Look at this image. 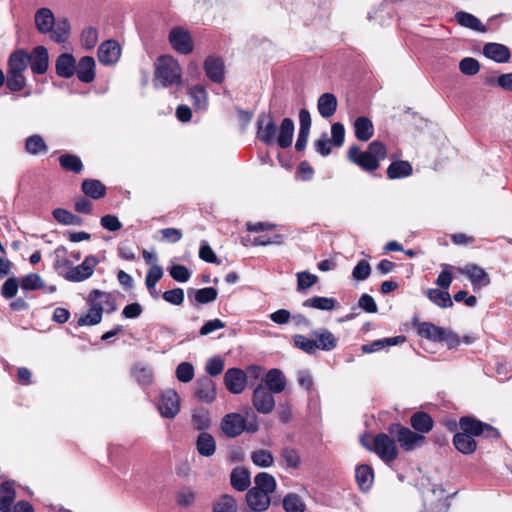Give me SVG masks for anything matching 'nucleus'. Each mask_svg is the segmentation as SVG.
Masks as SVG:
<instances>
[{
    "label": "nucleus",
    "mask_w": 512,
    "mask_h": 512,
    "mask_svg": "<svg viewBox=\"0 0 512 512\" xmlns=\"http://www.w3.org/2000/svg\"><path fill=\"white\" fill-rule=\"evenodd\" d=\"M256 136L265 145L277 144L285 149L292 145L295 125L291 118H284L278 127L269 113H260L256 121Z\"/></svg>",
    "instance_id": "f257e3e1"
},
{
    "label": "nucleus",
    "mask_w": 512,
    "mask_h": 512,
    "mask_svg": "<svg viewBox=\"0 0 512 512\" xmlns=\"http://www.w3.org/2000/svg\"><path fill=\"white\" fill-rule=\"evenodd\" d=\"M459 426L463 432L454 435L453 444L463 454H471L476 450L477 444L473 436L485 435L496 439L500 437L496 428L469 416L461 417Z\"/></svg>",
    "instance_id": "f03ea898"
},
{
    "label": "nucleus",
    "mask_w": 512,
    "mask_h": 512,
    "mask_svg": "<svg viewBox=\"0 0 512 512\" xmlns=\"http://www.w3.org/2000/svg\"><path fill=\"white\" fill-rule=\"evenodd\" d=\"M387 156L386 146L378 141H372L367 150H361L357 145H353L347 152V158L353 164L359 166L366 172H373L380 166V162Z\"/></svg>",
    "instance_id": "7ed1b4c3"
},
{
    "label": "nucleus",
    "mask_w": 512,
    "mask_h": 512,
    "mask_svg": "<svg viewBox=\"0 0 512 512\" xmlns=\"http://www.w3.org/2000/svg\"><path fill=\"white\" fill-rule=\"evenodd\" d=\"M153 85L155 88H170L182 85V69L175 58L164 55L157 59Z\"/></svg>",
    "instance_id": "20e7f679"
},
{
    "label": "nucleus",
    "mask_w": 512,
    "mask_h": 512,
    "mask_svg": "<svg viewBox=\"0 0 512 512\" xmlns=\"http://www.w3.org/2000/svg\"><path fill=\"white\" fill-rule=\"evenodd\" d=\"M99 297H106L109 299V297L104 294V291L93 289L89 292L87 303L90 307L87 313L83 314L78 319L77 323L79 326H93L101 322L104 308L102 306V302L99 301Z\"/></svg>",
    "instance_id": "39448f33"
},
{
    "label": "nucleus",
    "mask_w": 512,
    "mask_h": 512,
    "mask_svg": "<svg viewBox=\"0 0 512 512\" xmlns=\"http://www.w3.org/2000/svg\"><path fill=\"white\" fill-rule=\"evenodd\" d=\"M389 432L405 451H413L422 446L425 442L423 435L400 424H392L389 428Z\"/></svg>",
    "instance_id": "423d86ee"
},
{
    "label": "nucleus",
    "mask_w": 512,
    "mask_h": 512,
    "mask_svg": "<svg viewBox=\"0 0 512 512\" xmlns=\"http://www.w3.org/2000/svg\"><path fill=\"white\" fill-rule=\"evenodd\" d=\"M99 263L100 260L95 255H88L81 264L70 267L64 274V278L73 283L83 282L93 275Z\"/></svg>",
    "instance_id": "0eeeda50"
},
{
    "label": "nucleus",
    "mask_w": 512,
    "mask_h": 512,
    "mask_svg": "<svg viewBox=\"0 0 512 512\" xmlns=\"http://www.w3.org/2000/svg\"><path fill=\"white\" fill-rule=\"evenodd\" d=\"M395 441V438H390L384 433L377 434L374 438L373 450L378 457L387 464L393 462L398 456Z\"/></svg>",
    "instance_id": "6e6552de"
},
{
    "label": "nucleus",
    "mask_w": 512,
    "mask_h": 512,
    "mask_svg": "<svg viewBox=\"0 0 512 512\" xmlns=\"http://www.w3.org/2000/svg\"><path fill=\"white\" fill-rule=\"evenodd\" d=\"M158 410L162 417L173 419L180 411V398L175 390L168 389L161 393Z\"/></svg>",
    "instance_id": "1a4fd4ad"
},
{
    "label": "nucleus",
    "mask_w": 512,
    "mask_h": 512,
    "mask_svg": "<svg viewBox=\"0 0 512 512\" xmlns=\"http://www.w3.org/2000/svg\"><path fill=\"white\" fill-rule=\"evenodd\" d=\"M273 392L269 391L260 383L253 391L252 403L257 412L270 414L275 408Z\"/></svg>",
    "instance_id": "9d476101"
},
{
    "label": "nucleus",
    "mask_w": 512,
    "mask_h": 512,
    "mask_svg": "<svg viewBox=\"0 0 512 512\" xmlns=\"http://www.w3.org/2000/svg\"><path fill=\"white\" fill-rule=\"evenodd\" d=\"M220 428L226 437L236 438L245 431L246 421L239 413H228L222 418Z\"/></svg>",
    "instance_id": "9b49d317"
},
{
    "label": "nucleus",
    "mask_w": 512,
    "mask_h": 512,
    "mask_svg": "<svg viewBox=\"0 0 512 512\" xmlns=\"http://www.w3.org/2000/svg\"><path fill=\"white\" fill-rule=\"evenodd\" d=\"M169 42L178 53L187 55L193 51L190 33L182 27H175L169 33Z\"/></svg>",
    "instance_id": "f8f14e48"
},
{
    "label": "nucleus",
    "mask_w": 512,
    "mask_h": 512,
    "mask_svg": "<svg viewBox=\"0 0 512 512\" xmlns=\"http://www.w3.org/2000/svg\"><path fill=\"white\" fill-rule=\"evenodd\" d=\"M247 376L240 368H230L225 372L224 384L232 394H240L246 388Z\"/></svg>",
    "instance_id": "ddd939ff"
},
{
    "label": "nucleus",
    "mask_w": 512,
    "mask_h": 512,
    "mask_svg": "<svg viewBox=\"0 0 512 512\" xmlns=\"http://www.w3.org/2000/svg\"><path fill=\"white\" fill-rule=\"evenodd\" d=\"M245 500L249 509V511L245 512H264L268 510L271 504V498L269 495L254 488H250L247 491Z\"/></svg>",
    "instance_id": "4468645a"
},
{
    "label": "nucleus",
    "mask_w": 512,
    "mask_h": 512,
    "mask_svg": "<svg viewBox=\"0 0 512 512\" xmlns=\"http://www.w3.org/2000/svg\"><path fill=\"white\" fill-rule=\"evenodd\" d=\"M121 48L114 40L104 41L98 49V59L104 65H111L118 61Z\"/></svg>",
    "instance_id": "2eb2a0df"
},
{
    "label": "nucleus",
    "mask_w": 512,
    "mask_h": 512,
    "mask_svg": "<svg viewBox=\"0 0 512 512\" xmlns=\"http://www.w3.org/2000/svg\"><path fill=\"white\" fill-rule=\"evenodd\" d=\"M269 391L279 394L286 388V377L280 369H270L261 382Z\"/></svg>",
    "instance_id": "dca6fc26"
},
{
    "label": "nucleus",
    "mask_w": 512,
    "mask_h": 512,
    "mask_svg": "<svg viewBox=\"0 0 512 512\" xmlns=\"http://www.w3.org/2000/svg\"><path fill=\"white\" fill-rule=\"evenodd\" d=\"M316 351H332L337 347L338 340L327 328H319L312 332Z\"/></svg>",
    "instance_id": "f3484780"
},
{
    "label": "nucleus",
    "mask_w": 512,
    "mask_h": 512,
    "mask_svg": "<svg viewBox=\"0 0 512 512\" xmlns=\"http://www.w3.org/2000/svg\"><path fill=\"white\" fill-rule=\"evenodd\" d=\"M29 55L31 57L29 65L32 72L38 75L44 74L47 71L49 64L47 49L44 46H37Z\"/></svg>",
    "instance_id": "a211bd4d"
},
{
    "label": "nucleus",
    "mask_w": 512,
    "mask_h": 512,
    "mask_svg": "<svg viewBox=\"0 0 512 512\" xmlns=\"http://www.w3.org/2000/svg\"><path fill=\"white\" fill-rule=\"evenodd\" d=\"M461 273L468 277L474 290L487 286L490 283V278L486 271L475 264L467 265L461 270Z\"/></svg>",
    "instance_id": "6ab92c4d"
},
{
    "label": "nucleus",
    "mask_w": 512,
    "mask_h": 512,
    "mask_svg": "<svg viewBox=\"0 0 512 512\" xmlns=\"http://www.w3.org/2000/svg\"><path fill=\"white\" fill-rule=\"evenodd\" d=\"M195 396L202 402L212 403L216 399L215 383L208 377L198 379L195 386Z\"/></svg>",
    "instance_id": "aec40b11"
},
{
    "label": "nucleus",
    "mask_w": 512,
    "mask_h": 512,
    "mask_svg": "<svg viewBox=\"0 0 512 512\" xmlns=\"http://www.w3.org/2000/svg\"><path fill=\"white\" fill-rule=\"evenodd\" d=\"M483 54L497 63H507L511 57L509 48L500 43L485 44L483 46Z\"/></svg>",
    "instance_id": "412c9836"
},
{
    "label": "nucleus",
    "mask_w": 512,
    "mask_h": 512,
    "mask_svg": "<svg viewBox=\"0 0 512 512\" xmlns=\"http://www.w3.org/2000/svg\"><path fill=\"white\" fill-rule=\"evenodd\" d=\"M95 60L91 56L82 57L76 64L75 73L83 83H91L95 79Z\"/></svg>",
    "instance_id": "4be33fe9"
},
{
    "label": "nucleus",
    "mask_w": 512,
    "mask_h": 512,
    "mask_svg": "<svg viewBox=\"0 0 512 512\" xmlns=\"http://www.w3.org/2000/svg\"><path fill=\"white\" fill-rule=\"evenodd\" d=\"M16 498L15 481L7 480L0 484V512H12Z\"/></svg>",
    "instance_id": "5701e85b"
},
{
    "label": "nucleus",
    "mask_w": 512,
    "mask_h": 512,
    "mask_svg": "<svg viewBox=\"0 0 512 512\" xmlns=\"http://www.w3.org/2000/svg\"><path fill=\"white\" fill-rule=\"evenodd\" d=\"M224 69V62L218 57L209 56L204 62V70L207 77L215 83L223 82Z\"/></svg>",
    "instance_id": "b1692460"
},
{
    "label": "nucleus",
    "mask_w": 512,
    "mask_h": 512,
    "mask_svg": "<svg viewBox=\"0 0 512 512\" xmlns=\"http://www.w3.org/2000/svg\"><path fill=\"white\" fill-rule=\"evenodd\" d=\"M55 69L58 76L69 79L75 74L76 60L72 54L63 53L58 56Z\"/></svg>",
    "instance_id": "393cba45"
},
{
    "label": "nucleus",
    "mask_w": 512,
    "mask_h": 512,
    "mask_svg": "<svg viewBox=\"0 0 512 512\" xmlns=\"http://www.w3.org/2000/svg\"><path fill=\"white\" fill-rule=\"evenodd\" d=\"M405 340H406V337L402 336V335L378 339V340L372 341L368 344L362 345L361 350L365 354H370V353L378 352V351L385 349L387 347H390V346H396V345L402 344L403 342H405Z\"/></svg>",
    "instance_id": "a878e982"
},
{
    "label": "nucleus",
    "mask_w": 512,
    "mask_h": 512,
    "mask_svg": "<svg viewBox=\"0 0 512 512\" xmlns=\"http://www.w3.org/2000/svg\"><path fill=\"white\" fill-rule=\"evenodd\" d=\"M30 60L31 57L29 53L22 49L17 50L13 52L9 57L7 71L24 74Z\"/></svg>",
    "instance_id": "bb28decb"
},
{
    "label": "nucleus",
    "mask_w": 512,
    "mask_h": 512,
    "mask_svg": "<svg viewBox=\"0 0 512 512\" xmlns=\"http://www.w3.org/2000/svg\"><path fill=\"white\" fill-rule=\"evenodd\" d=\"M230 482L235 490L243 492L247 490L251 484V474L249 470L244 467H236L231 471Z\"/></svg>",
    "instance_id": "cd10ccee"
},
{
    "label": "nucleus",
    "mask_w": 512,
    "mask_h": 512,
    "mask_svg": "<svg viewBox=\"0 0 512 512\" xmlns=\"http://www.w3.org/2000/svg\"><path fill=\"white\" fill-rule=\"evenodd\" d=\"M337 98L332 93L322 94L317 101V110L323 118L332 117L337 110Z\"/></svg>",
    "instance_id": "c85d7f7f"
},
{
    "label": "nucleus",
    "mask_w": 512,
    "mask_h": 512,
    "mask_svg": "<svg viewBox=\"0 0 512 512\" xmlns=\"http://www.w3.org/2000/svg\"><path fill=\"white\" fill-rule=\"evenodd\" d=\"M55 21L54 14L48 8H41L35 14V25L40 33L46 34L51 32Z\"/></svg>",
    "instance_id": "c756f323"
},
{
    "label": "nucleus",
    "mask_w": 512,
    "mask_h": 512,
    "mask_svg": "<svg viewBox=\"0 0 512 512\" xmlns=\"http://www.w3.org/2000/svg\"><path fill=\"white\" fill-rule=\"evenodd\" d=\"M412 428L419 433H429L433 429V419L423 411L415 412L410 418Z\"/></svg>",
    "instance_id": "7c9ffc66"
},
{
    "label": "nucleus",
    "mask_w": 512,
    "mask_h": 512,
    "mask_svg": "<svg viewBox=\"0 0 512 512\" xmlns=\"http://www.w3.org/2000/svg\"><path fill=\"white\" fill-rule=\"evenodd\" d=\"M196 449L201 456L210 457L216 452V441L207 432H201L196 440Z\"/></svg>",
    "instance_id": "2f4dec72"
},
{
    "label": "nucleus",
    "mask_w": 512,
    "mask_h": 512,
    "mask_svg": "<svg viewBox=\"0 0 512 512\" xmlns=\"http://www.w3.org/2000/svg\"><path fill=\"white\" fill-rule=\"evenodd\" d=\"M25 151L32 156L45 154L48 152V145L44 138L39 134H33L25 139L24 143Z\"/></svg>",
    "instance_id": "473e14b6"
},
{
    "label": "nucleus",
    "mask_w": 512,
    "mask_h": 512,
    "mask_svg": "<svg viewBox=\"0 0 512 512\" xmlns=\"http://www.w3.org/2000/svg\"><path fill=\"white\" fill-rule=\"evenodd\" d=\"M83 193L92 199L98 200L106 195L105 185L97 179H85L81 184Z\"/></svg>",
    "instance_id": "72a5a7b5"
},
{
    "label": "nucleus",
    "mask_w": 512,
    "mask_h": 512,
    "mask_svg": "<svg viewBox=\"0 0 512 512\" xmlns=\"http://www.w3.org/2000/svg\"><path fill=\"white\" fill-rule=\"evenodd\" d=\"M413 168L408 161H393L387 168V177L389 179H401L409 177Z\"/></svg>",
    "instance_id": "f704fd0d"
},
{
    "label": "nucleus",
    "mask_w": 512,
    "mask_h": 512,
    "mask_svg": "<svg viewBox=\"0 0 512 512\" xmlns=\"http://www.w3.org/2000/svg\"><path fill=\"white\" fill-rule=\"evenodd\" d=\"M212 512H238L237 500L230 494H222L213 501Z\"/></svg>",
    "instance_id": "c9c22d12"
},
{
    "label": "nucleus",
    "mask_w": 512,
    "mask_h": 512,
    "mask_svg": "<svg viewBox=\"0 0 512 512\" xmlns=\"http://www.w3.org/2000/svg\"><path fill=\"white\" fill-rule=\"evenodd\" d=\"M355 136L360 141H368L374 133V127L370 119L361 116L354 122Z\"/></svg>",
    "instance_id": "e433bc0d"
},
{
    "label": "nucleus",
    "mask_w": 512,
    "mask_h": 512,
    "mask_svg": "<svg viewBox=\"0 0 512 512\" xmlns=\"http://www.w3.org/2000/svg\"><path fill=\"white\" fill-rule=\"evenodd\" d=\"M254 483V489L261 491L269 496L274 493L277 486L275 478L266 472L258 473L254 478Z\"/></svg>",
    "instance_id": "4c0bfd02"
},
{
    "label": "nucleus",
    "mask_w": 512,
    "mask_h": 512,
    "mask_svg": "<svg viewBox=\"0 0 512 512\" xmlns=\"http://www.w3.org/2000/svg\"><path fill=\"white\" fill-rule=\"evenodd\" d=\"M356 482L362 491H368L374 480V473L369 465L362 464L355 471Z\"/></svg>",
    "instance_id": "58836bf2"
},
{
    "label": "nucleus",
    "mask_w": 512,
    "mask_h": 512,
    "mask_svg": "<svg viewBox=\"0 0 512 512\" xmlns=\"http://www.w3.org/2000/svg\"><path fill=\"white\" fill-rule=\"evenodd\" d=\"M443 333H445V328L436 326L431 322H423L418 326V334L430 341L441 342Z\"/></svg>",
    "instance_id": "ea45409f"
},
{
    "label": "nucleus",
    "mask_w": 512,
    "mask_h": 512,
    "mask_svg": "<svg viewBox=\"0 0 512 512\" xmlns=\"http://www.w3.org/2000/svg\"><path fill=\"white\" fill-rule=\"evenodd\" d=\"M427 298L440 308L452 307L453 301L447 290L430 288L426 291Z\"/></svg>",
    "instance_id": "a19ab883"
},
{
    "label": "nucleus",
    "mask_w": 512,
    "mask_h": 512,
    "mask_svg": "<svg viewBox=\"0 0 512 512\" xmlns=\"http://www.w3.org/2000/svg\"><path fill=\"white\" fill-rule=\"evenodd\" d=\"M456 21L463 27L478 31V32H485L486 27L481 23V21L475 17L474 15L459 11L455 15Z\"/></svg>",
    "instance_id": "79ce46f5"
},
{
    "label": "nucleus",
    "mask_w": 512,
    "mask_h": 512,
    "mask_svg": "<svg viewBox=\"0 0 512 512\" xmlns=\"http://www.w3.org/2000/svg\"><path fill=\"white\" fill-rule=\"evenodd\" d=\"M303 306L322 311H331L336 307V300L332 297L314 296L305 300Z\"/></svg>",
    "instance_id": "37998d69"
},
{
    "label": "nucleus",
    "mask_w": 512,
    "mask_h": 512,
    "mask_svg": "<svg viewBox=\"0 0 512 512\" xmlns=\"http://www.w3.org/2000/svg\"><path fill=\"white\" fill-rule=\"evenodd\" d=\"M70 34V23L66 18L55 21V25L51 31V38L56 43H64Z\"/></svg>",
    "instance_id": "c03bdc74"
},
{
    "label": "nucleus",
    "mask_w": 512,
    "mask_h": 512,
    "mask_svg": "<svg viewBox=\"0 0 512 512\" xmlns=\"http://www.w3.org/2000/svg\"><path fill=\"white\" fill-rule=\"evenodd\" d=\"M282 505L286 512H305L306 510L303 499L295 493L287 494L282 500Z\"/></svg>",
    "instance_id": "a18cd8bd"
},
{
    "label": "nucleus",
    "mask_w": 512,
    "mask_h": 512,
    "mask_svg": "<svg viewBox=\"0 0 512 512\" xmlns=\"http://www.w3.org/2000/svg\"><path fill=\"white\" fill-rule=\"evenodd\" d=\"M60 166L66 170L74 173H80L83 169V163L81 159L70 153H65L59 157Z\"/></svg>",
    "instance_id": "49530a36"
},
{
    "label": "nucleus",
    "mask_w": 512,
    "mask_h": 512,
    "mask_svg": "<svg viewBox=\"0 0 512 512\" xmlns=\"http://www.w3.org/2000/svg\"><path fill=\"white\" fill-rule=\"evenodd\" d=\"M135 380L141 385H149L153 382V369L149 366L136 364L132 369Z\"/></svg>",
    "instance_id": "de8ad7c7"
},
{
    "label": "nucleus",
    "mask_w": 512,
    "mask_h": 512,
    "mask_svg": "<svg viewBox=\"0 0 512 512\" xmlns=\"http://www.w3.org/2000/svg\"><path fill=\"white\" fill-rule=\"evenodd\" d=\"M194 293L195 301L199 304H208L216 300L218 292L213 287H205L198 290H188V295Z\"/></svg>",
    "instance_id": "09e8293b"
},
{
    "label": "nucleus",
    "mask_w": 512,
    "mask_h": 512,
    "mask_svg": "<svg viewBox=\"0 0 512 512\" xmlns=\"http://www.w3.org/2000/svg\"><path fill=\"white\" fill-rule=\"evenodd\" d=\"M252 462L261 468L271 467L274 463L273 454L266 449H258L251 453Z\"/></svg>",
    "instance_id": "8fccbe9b"
},
{
    "label": "nucleus",
    "mask_w": 512,
    "mask_h": 512,
    "mask_svg": "<svg viewBox=\"0 0 512 512\" xmlns=\"http://www.w3.org/2000/svg\"><path fill=\"white\" fill-rule=\"evenodd\" d=\"M27 80L24 74L7 71L5 84L11 92H19L26 86Z\"/></svg>",
    "instance_id": "3c124183"
},
{
    "label": "nucleus",
    "mask_w": 512,
    "mask_h": 512,
    "mask_svg": "<svg viewBox=\"0 0 512 512\" xmlns=\"http://www.w3.org/2000/svg\"><path fill=\"white\" fill-rule=\"evenodd\" d=\"M189 95L196 109H206L208 105L207 92L203 86L196 85L189 90Z\"/></svg>",
    "instance_id": "603ef678"
},
{
    "label": "nucleus",
    "mask_w": 512,
    "mask_h": 512,
    "mask_svg": "<svg viewBox=\"0 0 512 512\" xmlns=\"http://www.w3.org/2000/svg\"><path fill=\"white\" fill-rule=\"evenodd\" d=\"M192 423L195 429L205 432L204 430L208 429L211 424L209 412L205 409L196 410L192 414Z\"/></svg>",
    "instance_id": "864d4df0"
},
{
    "label": "nucleus",
    "mask_w": 512,
    "mask_h": 512,
    "mask_svg": "<svg viewBox=\"0 0 512 512\" xmlns=\"http://www.w3.org/2000/svg\"><path fill=\"white\" fill-rule=\"evenodd\" d=\"M281 458L288 468L297 469L301 464L299 452L294 448H283L281 451Z\"/></svg>",
    "instance_id": "5fc2aeb1"
},
{
    "label": "nucleus",
    "mask_w": 512,
    "mask_h": 512,
    "mask_svg": "<svg viewBox=\"0 0 512 512\" xmlns=\"http://www.w3.org/2000/svg\"><path fill=\"white\" fill-rule=\"evenodd\" d=\"M293 343L295 347L309 355H313L316 353V345L314 344V340L302 334L294 335Z\"/></svg>",
    "instance_id": "6e6d98bb"
},
{
    "label": "nucleus",
    "mask_w": 512,
    "mask_h": 512,
    "mask_svg": "<svg viewBox=\"0 0 512 512\" xmlns=\"http://www.w3.org/2000/svg\"><path fill=\"white\" fill-rule=\"evenodd\" d=\"M196 492L190 487H183L176 495V502L181 507H189L196 500Z\"/></svg>",
    "instance_id": "4d7b16f0"
},
{
    "label": "nucleus",
    "mask_w": 512,
    "mask_h": 512,
    "mask_svg": "<svg viewBox=\"0 0 512 512\" xmlns=\"http://www.w3.org/2000/svg\"><path fill=\"white\" fill-rule=\"evenodd\" d=\"M176 377L182 383L190 382L194 377V367L189 362H181L176 368Z\"/></svg>",
    "instance_id": "13d9d810"
},
{
    "label": "nucleus",
    "mask_w": 512,
    "mask_h": 512,
    "mask_svg": "<svg viewBox=\"0 0 512 512\" xmlns=\"http://www.w3.org/2000/svg\"><path fill=\"white\" fill-rule=\"evenodd\" d=\"M98 42V32L93 27H87L82 31L81 44L86 49H92Z\"/></svg>",
    "instance_id": "bf43d9fd"
},
{
    "label": "nucleus",
    "mask_w": 512,
    "mask_h": 512,
    "mask_svg": "<svg viewBox=\"0 0 512 512\" xmlns=\"http://www.w3.org/2000/svg\"><path fill=\"white\" fill-rule=\"evenodd\" d=\"M163 268L158 264H152L148 269L145 278V285L147 288H153L163 276Z\"/></svg>",
    "instance_id": "052dcab7"
},
{
    "label": "nucleus",
    "mask_w": 512,
    "mask_h": 512,
    "mask_svg": "<svg viewBox=\"0 0 512 512\" xmlns=\"http://www.w3.org/2000/svg\"><path fill=\"white\" fill-rule=\"evenodd\" d=\"M459 69L464 75L473 76L479 72L480 64L476 59L466 57L460 61Z\"/></svg>",
    "instance_id": "680f3d73"
},
{
    "label": "nucleus",
    "mask_w": 512,
    "mask_h": 512,
    "mask_svg": "<svg viewBox=\"0 0 512 512\" xmlns=\"http://www.w3.org/2000/svg\"><path fill=\"white\" fill-rule=\"evenodd\" d=\"M370 274L371 266L366 260H360L352 271V277L357 281H364L368 279Z\"/></svg>",
    "instance_id": "e2e57ef3"
},
{
    "label": "nucleus",
    "mask_w": 512,
    "mask_h": 512,
    "mask_svg": "<svg viewBox=\"0 0 512 512\" xmlns=\"http://www.w3.org/2000/svg\"><path fill=\"white\" fill-rule=\"evenodd\" d=\"M224 360L220 356H215L206 362L205 371L208 375L215 377L222 373L224 369Z\"/></svg>",
    "instance_id": "0e129e2a"
},
{
    "label": "nucleus",
    "mask_w": 512,
    "mask_h": 512,
    "mask_svg": "<svg viewBox=\"0 0 512 512\" xmlns=\"http://www.w3.org/2000/svg\"><path fill=\"white\" fill-rule=\"evenodd\" d=\"M169 274L175 281L181 283L187 282L191 277L188 268L180 264L172 265L169 268Z\"/></svg>",
    "instance_id": "69168bd1"
},
{
    "label": "nucleus",
    "mask_w": 512,
    "mask_h": 512,
    "mask_svg": "<svg viewBox=\"0 0 512 512\" xmlns=\"http://www.w3.org/2000/svg\"><path fill=\"white\" fill-rule=\"evenodd\" d=\"M318 281V277L310 272L303 271L297 274V289L299 291L312 287Z\"/></svg>",
    "instance_id": "338daca9"
},
{
    "label": "nucleus",
    "mask_w": 512,
    "mask_h": 512,
    "mask_svg": "<svg viewBox=\"0 0 512 512\" xmlns=\"http://www.w3.org/2000/svg\"><path fill=\"white\" fill-rule=\"evenodd\" d=\"M43 286V281L38 274L32 273L26 275L21 281V288L23 290H36Z\"/></svg>",
    "instance_id": "774afa93"
}]
</instances>
